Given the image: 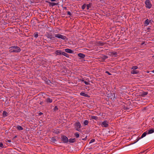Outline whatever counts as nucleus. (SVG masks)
<instances>
[{
  "mask_svg": "<svg viewBox=\"0 0 154 154\" xmlns=\"http://www.w3.org/2000/svg\"><path fill=\"white\" fill-rule=\"evenodd\" d=\"M112 54L113 55H116L117 53L116 52H113Z\"/></svg>",
  "mask_w": 154,
  "mask_h": 154,
  "instance_id": "72a5a7b5",
  "label": "nucleus"
},
{
  "mask_svg": "<svg viewBox=\"0 0 154 154\" xmlns=\"http://www.w3.org/2000/svg\"><path fill=\"white\" fill-rule=\"evenodd\" d=\"M65 51L67 53H72V51L71 50L69 49H68V48L65 49Z\"/></svg>",
  "mask_w": 154,
  "mask_h": 154,
  "instance_id": "9d476101",
  "label": "nucleus"
},
{
  "mask_svg": "<svg viewBox=\"0 0 154 154\" xmlns=\"http://www.w3.org/2000/svg\"><path fill=\"white\" fill-rule=\"evenodd\" d=\"M84 82L86 85H88L89 84L88 82L86 81H84Z\"/></svg>",
  "mask_w": 154,
  "mask_h": 154,
  "instance_id": "e433bc0d",
  "label": "nucleus"
},
{
  "mask_svg": "<svg viewBox=\"0 0 154 154\" xmlns=\"http://www.w3.org/2000/svg\"><path fill=\"white\" fill-rule=\"evenodd\" d=\"M147 134V133L146 132H145L143 133V134H142L141 137H140V138H137V141L135 142H134L133 143H136V142L138 141L140 139L143 138V137H145L146 135Z\"/></svg>",
  "mask_w": 154,
  "mask_h": 154,
  "instance_id": "6e6552de",
  "label": "nucleus"
},
{
  "mask_svg": "<svg viewBox=\"0 0 154 154\" xmlns=\"http://www.w3.org/2000/svg\"><path fill=\"white\" fill-rule=\"evenodd\" d=\"M152 72L153 73H154V70H153Z\"/></svg>",
  "mask_w": 154,
  "mask_h": 154,
  "instance_id": "a18cd8bd",
  "label": "nucleus"
},
{
  "mask_svg": "<svg viewBox=\"0 0 154 154\" xmlns=\"http://www.w3.org/2000/svg\"><path fill=\"white\" fill-rule=\"evenodd\" d=\"M42 112H40L39 114V115H42Z\"/></svg>",
  "mask_w": 154,
  "mask_h": 154,
  "instance_id": "a19ab883",
  "label": "nucleus"
},
{
  "mask_svg": "<svg viewBox=\"0 0 154 154\" xmlns=\"http://www.w3.org/2000/svg\"><path fill=\"white\" fill-rule=\"evenodd\" d=\"M153 57H154V56H153Z\"/></svg>",
  "mask_w": 154,
  "mask_h": 154,
  "instance_id": "8fccbe9b",
  "label": "nucleus"
},
{
  "mask_svg": "<svg viewBox=\"0 0 154 154\" xmlns=\"http://www.w3.org/2000/svg\"><path fill=\"white\" fill-rule=\"evenodd\" d=\"M20 48L17 46H13L10 48V51L11 52H19L20 51Z\"/></svg>",
  "mask_w": 154,
  "mask_h": 154,
  "instance_id": "f257e3e1",
  "label": "nucleus"
},
{
  "mask_svg": "<svg viewBox=\"0 0 154 154\" xmlns=\"http://www.w3.org/2000/svg\"><path fill=\"white\" fill-rule=\"evenodd\" d=\"M0 147L3 148L4 147V146L3 145V144L2 143H0Z\"/></svg>",
  "mask_w": 154,
  "mask_h": 154,
  "instance_id": "473e14b6",
  "label": "nucleus"
},
{
  "mask_svg": "<svg viewBox=\"0 0 154 154\" xmlns=\"http://www.w3.org/2000/svg\"><path fill=\"white\" fill-rule=\"evenodd\" d=\"M56 0H51V2H54V1H56Z\"/></svg>",
  "mask_w": 154,
  "mask_h": 154,
  "instance_id": "58836bf2",
  "label": "nucleus"
},
{
  "mask_svg": "<svg viewBox=\"0 0 154 154\" xmlns=\"http://www.w3.org/2000/svg\"><path fill=\"white\" fill-rule=\"evenodd\" d=\"M16 137H17V136H15L14 137V138H15Z\"/></svg>",
  "mask_w": 154,
  "mask_h": 154,
  "instance_id": "09e8293b",
  "label": "nucleus"
},
{
  "mask_svg": "<svg viewBox=\"0 0 154 154\" xmlns=\"http://www.w3.org/2000/svg\"><path fill=\"white\" fill-rule=\"evenodd\" d=\"M74 135L76 138H78L79 137V134L78 133H76Z\"/></svg>",
  "mask_w": 154,
  "mask_h": 154,
  "instance_id": "a878e982",
  "label": "nucleus"
},
{
  "mask_svg": "<svg viewBox=\"0 0 154 154\" xmlns=\"http://www.w3.org/2000/svg\"><path fill=\"white\" fill-rule=\"evenodd\" d=\"M51 141L52 142L54 143L55 141H56V140L54 137H52L51 138Z\"/></svg>",
  "mask_w": 154,
  "mask_h": 154,
  "instance_id": "412c9836",
  "label": "nucleus"
},
{
  "mask_svg": "<svg viewBox=\"0 0 154 154\" xmlns=\"http://www.w3.org/2000/svg\"><path fill=\"white\" fill-rule=\"evenodd\" d=\"M107 58V56L103 55L102 57L99 58V60L100 62H103L105 61V60Z\"/></svg>",
  "mask_w": 154,
  "mask_h": 154,
  "instance_id": "0eeeda50",
  "label": "nucleus"
},
{
  "mask_svg": "<svg viewBox=\"0 0 154 154\" xmlns=\"http://www.w3.org/2000/svg\"><path fill=\"white\" fill-rule=\"evenodd\" d=\"M91 4H89L87 5V9H88L89 8L91 7Z\"/></svg>",
  "mask_w": 154,
  "mask_h": 154,
  "instance_id": "c85d7f7f",
  "label": "nucleus"
},
{
  "mask_svg": "<svg viewBox=\"0 0 154 154\" xmlns=\"http://www.w3.org/2000/svg\"><path fill=\"white\" fill-rule=\"evenodd\" d=\"M91 118L92 119H94L95 120H97L98 119V117L96 116H92Z\"/></svg>",
  "mask_w": 154,
  "mask_h": 154,
  "instance_id": "393cba45",
  "label": "nucleus"
},
{
  "mask_svg": "<svg viewBox=\"0 0 154 154\" xmlns=\"http://www.w3.org/2000/svg\"><path fill=\"white\" fill-rule=\"evenodd\" d=\"M63 8L65 9L66 10V7H63Z\"/></svg>",
  "mask_w": 154,
  "mask_h": 154,
  "instance_id": "ea45409f",
  "label": "nucleus"
},
{
  "mask_svg": "<svg viewBox=\"0 0 154 154\" xmlns=\"http://www.w3.org/2000/svg\"><path fill=\"white\" fill-rule=\"evenodd\" d=\"M67 14L68 15L71 16V14L70 12L69 11H68L67 12Z\"/></svg>",
  "mask_w": 154,
  "mask_h": 154,
  "instance_id": "f704fd0d",
  "label": "nucleus"
},
{
  "mask_svg": "<svg viewBox=\"0 0 154 154\" xmlns=\"http://www.w3.org/2000/svg\"><path fill=\"white\" fill-rule=\"evenodd\" d=\"M140 93V95L141 96H144L145 95H147L148 94V93L147 92H143L141 93Z\"/></svg>",
  "mask_w": 154,
  "mask_h": 154,
  "instance_id": "1a4fd4ad",
  "label": "nucleus"
},
{
  "mask_svg": "<svg viewBox=\"0 0 154 154\" xmlns=\"http://www.w3.org/2000/svg\"><path fill=\"white\" fill-rule=\"evenodd\" d=\"M101 125L102 127H107L109 125L108 122L106 121H104L102 123Z\"/></svg>",
  "mask_w": 154,
  "mask_h": 154,
  "instance_id": "423d86ee",
  "label": "nucleus"
},
{
  "mask_svg": "<svg viewBox=\"0 0 154 154\" xmlns=\"http://www.w3.org/2000/svg\"><path fill=\"white\" fill-rule=\"evenodd\" d=\"M58 109V108L57 106H56L54 109V111H56Z\"/></svg>",
  "mask_w": 154,
  "mask_h": 154,
  "instance_id": "cd10ccee",
  "label": "nucleus"
},
{
  "mask_svg": "<svg viewBox=\"0 0 154 154\" xmlns=\"http://www.w3.org/2000/svg\"><path fill=\"white\" fill-rule=\"evenodd\" d=\"M46 101L48 103H51L52 102V99H51L49 97L48 98L46 99Z\"/></svg>",
  "mask_w": 154,
  "mask_h": 154,
  "instance_id": "dca6fc26",
  "label": "nucleus"
},
{
  "mask_svg": "<svg viewBox=\"0 0 154 154\" xmlns=\"http://www.w3.org/2000/svg\"><path fill=\"white\" fill-rule=\"evenodd\" d=\"M62 54L64 56L66 57H69V55L67 54V53H66L65 52H62Z\"/></svg>",
  "mask_w": 154,
  "mask_h": 154,
  "instance_id": "aec40b11",
  "label": "nucleus"
},
{
  "mask_svg": "<svg viewBox=\"0 0 154 154\" xmlns=\"http://www.w3.org/2000/svg\"><path fill=\"white\" fill-rule=\"evenodd\" d=\"M144 152V151H143V152H141L140 153H143Z\"/></svg>",
  "mask_w": 154,
  "mask_h": 154,
  "instance_id": "c03bdc74",
  "label": "nucleus"
},
{
  "mask_svg": "<svg viewBox=\"0 0 154 154\" xmlns=\"http://www.w3.org/2000/svg\"><path fill=\"white\" fill-rule=\"evenodd\" d=\"M34 37L35 38H37L38 36V35L37 32H35L34 34Z\"/></svg>",
  "mask_w": 154,
  "mask_h": 154,
  "instance_id": "bb28decb",
  "label": "nucleus"
},
{
  "mask_svg": "<svg viewBox=\"0 0 154 154\" xmlns=\"http://www.w3.org/2000/svg\"><path fill=\"white\" fill-rule=\"evenodd\" d=\"M80 94L82 96H84L85 97H89V96L88 95L83 92L80 93Z\"/></svg>",
  "mask_w": 154,
  "mask_h": 154,
  "instance_id": "ddd939ff",
  "label": "nucleus"
},
{
  "mask_svg": "<svg viewBox=\"0 0 154 154\" xmlns=\"http://www.w3.org/2000/svg\"><path fill=\"white\" fill-rule=\"evenodd\" d=\"M144 42H142L141 43V45H143L144 44Z\"/></svg>",
  "mask_w": 154,
  "mask_h": 154,
  "instance_id": "37998d69",
  "label": "nucleus"
},
{
  "mask_svg": "<svg viewBox=\"0 0 154 154\" xmlns=\"http://www.w3.org/2000/svg\"><path fill=\"white\" fill-rule=\"evenodd\" d=\"M49 4L52 6H53L54 5H57L58 4V3H55L53 2H49Z\"/></svg>",
  "mask_w": 154,
  "mask_h": 154,
  "instance_id": "4468645a",
  "label": "nucleus"
},
{
  "mask_svg": "<svg viewBox=\"0 0 154 154\" xmlns=\"http://www.w3.org/2000/svg\"><path fill=\"white\" fill-rule=\"evenodd\" d=\"M17 128L19 130H22L23 129V128L20 125L17 126Z\"/></svg>",
  "mask_w": 154,
  "mask_h": 154,
  "instance_id": "f3484780",
  "label": "nucleus"
},
{
  "mask_svg": "<svg viewBox=\"0 0 154 154\" xmlns=\"http://www.w3.org/2000/svg\"><path fill=\"white\" fill-rule=\"evenodd\" d=\"M7 114L8 113L5 111H4L3 112V116L4 117L7 116Z\"/></svg>",
  "mask_w": 154,
  "mask_h": 154,
  "instance_id": "6ab92c4d",
  "label": "nucleus"
},
{
  "mask_svg": "<svg viewBox=\"0 0 154 154\" xmlns=\"http://www.w3.org/2000/svg\"><path fill=\"white\" fill-rule=\"evenodd\" d=\"M48 38H50V39H52V38H54V37H53L51 35L49 36L48 37Z\"/></svg>",
  "mask_w": 154,
  "mask_h": 154,
  "instance_id": "c9c22d12",
  "label": "nucleus"
},
{
  "mask_svg": "<svg viewBox=\"0 0 154 154\" xmlns=\"http://www.w3.org/2000/svg\"><path fill=\"white\" fill-rule=\"evenodd\" d=\"M8 141L9 142H11V140H8Z\"/></svg>",
  "mask_w": 154,
  "mask_h": 154,
  "instance_id": "79ce46f5",
  "label": "nucleus"
},
{
  "mask_svg": "<svg viewBox=\"0 0 154 154\" xmlns=\"http://www.w3.org/2000/svg\"><path fill=\"white\" fill-rule=\"evenodd\" d=\"M61 139L63 142L64 143H67L69 141L68 138L65 135L62 136Z\"/></svg>",
  "mask_w": 154,
  "mask_h": 154,
  "instance_id": "39448f33",
  "label": "nucleus"
},
{
  "mask_svg": "<svg viewBox=\"0 0 154 154\" xmlns=\"http://www.w3.org/2000/svg\"><path fill=\"white\" fill-rule=\"evenodd\" d=\"M75 129L76 131H80L81 125L80 123L79 122H77L74 124Z\"/></svg>",
  "mask_w": 154,
  "mask_h": 154,
  "instance_id": "f03ea898",
  "label": "nucleus"
},
{
  "mask_svg": "<svg viewBox=\"0 0 154 154\" xmlns=\"http://www.w3.org/2000/svg\"><path fill=\"white\" fill-rule=\"evenodd\" d=\"M100 45H103V43H101Z\"/></svg>",
  "mask_w": 154,
  "mask_h": 154,
  "instance_id": "49530a36",
  "label": "nucleus"
},
{
  "mask_svg": "<svg viewBox=\"0 0 154 154\" xmlns=\"http://www.w3.org/2000/svg\"><path fill=\"white\" fill-rule=\"evenodd\" d=\"M137 72L135 70H133L131 71V73L132 74H137Z\"/></svg>",
  "mask_w": 154,
  "mask_h": 154,
  "instance_id": "5701e85b",
  "label": "nucleus"
},
{
  "mask_svg": "<svg viewBox=\"0 0 154 154\" xmlns=\"http://www.w3.org/2000/svg\"><path fill=\"white\" fill-rule=\"evenodd\" d=\"M86 7V5H85V4H84V5H82V9H84Z\"/></svg>",
  "mask_w": 154,
  "mask_h": 154,
  "instance_id": "7c9ffc66",
  "label": "nucleus"
},
{
  "mask_svg": "<svg viewBox=\"0 0 154 154\" xmlns=\"http://www.w3.org/2000/svg\"><path fill=\"white\" fill-rule=\"evenodd\" d=\"M75 138H71L69 139V142L70 143H73L75 142Z\"/></svg>",
  "mask_w": 154,
  "mask_h": 154,
  "instance_id": "a211bd4d",
  "label": "nucleus"
},
{
  "mask_svg": "<svg viewBox=\"0 0 154 154\" xmlns=\"http://www.w3.org/2000/svg\"><path fill=\"white\" fill-rule=\"evenodd\" d=\"M88 123V120H85L84 122V124L85 125H87Z\"/></svg>",
  "mask_w": 154,
  "mask_h": 154,
  "instance_id": "b1692460",
  "label": "nucleus"
},
{
  "mask_svg": "<svg viewBox=\"0 0 154 154\" xmlns=\"http://www.w3.org/2000/svg\"><path fill=\"white\" fill-rule=\"evenodd\" d=\"M55 36L56 37L61 38L63 40H65L66 37L65 36L63 35L60 34H56L55 35Z\"/></svg>",
  "mask_w": 154,
  "mask_h": 154,
  "instance_id": "20e7f679",
  "label": "nucleus"
},
{
  "mask_svg": "<svg viewBox=\"0 0 154 154\" xmlns=\"http://www.w3.org/2000/svg\"><path fill=\"white\" fill-rule=\"evenodd\" d=\"M42 103H43V102H41L40 103V104H42Z\"/></svg>",
  "mask_w": 154,
  "mask_h": 154,
  "instance_id": "de8ad7c7",
  "label": "nucleus"
},
{
  "mask_svg": "<svg viewBox=\"0 0 154 154\" xmlns=\"http://www.w3.org/2000/svg\"><path fill=\"white\" fill-rule=\"evenodd\" d=\"M148 132L147 133L148 134H150L154 132V129H152L150 130H149L148 131Z\"/></svg>",
  "mask_w": 154,
  "mask_h": 154,
  "instance_id": "2eb2a0df",
  "label": "nucleus"
},
{
  "mask_svg": "<svg viewBox=\"0 0 154 154\" xmlns=\"http://www.w3.org/2000/svg\"><path fill=\"white\" fill-rule=\"evenodd\" d=\"M106 73H108L109 75H111V73H110L109 72H108V71H106Z\"/></svg>",
  "mask_w": 154,
  "mask_h": 154,
  "instance_id": "4c0bfd02",
  "label": "nucleus"
},
{
  "mask_svg": "<svg viewBox=\"0 0 154 154\" xmlns=\"http://www.w3.org/2000/svg\"><path fill=\"white\" fill-rule=\"evenodd\" d=\"M138 68L137 66H133L132 67V69H136Z\"/></svg>",
  "mask_w": 154,
  "mask_h": 154,
  "instance_id": "c756f323",
  "label": "nucleus"
},
{
  "mask_svg": "<svg viewBox=\"0 0 154 154\" xmlns=\"http://www.w3.org/2000/svg\"><path fill=\"white\" fill-rule=\"evenodd\" d=\"M145 23L147 24V25H149V20L148 19L146 20L145 21Z\"/></svg>",
  "mask_w": 154,
  "mask_h": 154,
  "instance_id": "4be33fe9",
  "label": "nucleus"
},
{
  "mask_svg": "<svg viewBox=\"0 0 154 154\" xmlns=\"http://www.w3.org/2000/svg\"><path fill=\"white\" fill-rule=\"evenodd\" d=\"M95 140L94 139H92L90 140L89 143H90L94 141Z\"/></svg>",
  "mask_w": 154,
  "mask_h": 154,
  "instance_id": "2f4dec72",
  "label": "nucleus"
},
{
  "mask_svg": "<svg viewBox=\"0 0 154 154\" xmlns=\"http://www.w3.org/2000/svg\"><path fill=\"white\" fill-rule=\"evenodd\" d=\"M78 56L79 57L82 58H84L85 57V55L83 54L82 53H79L78 54Z\"/></svg>",
  "mask_w": 154,
  "mask_h": 154,
  "instance_id": "9b49d317",
  "label": "nucleus"
},
{
  "mask_svg": "<svg viewBox=\"0 0 154 154\" xmlns=\"http://www.w3.org/2000/svg\"><path fill=\"white\" fill-rule=\"evenodd\" d=\"M61 51L59 50L56 51L55 52V54L56 55H60L62 54V53L61 52Z\"/></svg>",
  "mask_w": 154,
  "mask_h": 154,
  "instance_id": "f8f14e48",
  "label": "nucleus"
},
{
  "mask_svg": "<svg viewBox=\"0 0 154 154\" xmlns=\"http://www.w3.org/2000/svg\"><path fill=\"white\" fill-rule=\"evenodd\" d=\"M146 6L147 8H150L152 6V5L150 3V1L149 0H146L145 2Z\"/></svg>",
  "mask_w": 154,
  "mask_h": 154,
  "instance_id": "7ed1b4c3",
  "label": "nucleus"
}]
</instances>
